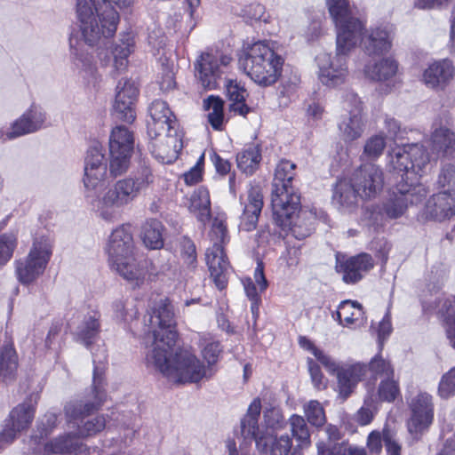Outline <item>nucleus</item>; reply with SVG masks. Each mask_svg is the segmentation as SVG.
<instances>
[{
	"mask_svg": "<svg viewBox=\"0 0 455 455\" xmlns=\"http://www.w3.org/2000/svg\"><path fill=\"white\" fill-rule=\"evenodd\" d=\"M139 90L134 82L121 79L116 88V97L113 103L112 115L115 118L126 123L135 120V101Z\"/></svg>",
	"mask_w": 455,
	"mask_h": 455,
	"instance_id": "dca6fc26",
	"label": "nucleus"
},
{
	"mask_svg": "<svg viewBox=\"0 0 455 455\" xmlns=\"http://www.w3.org/2000/svg\"><path fill=\"white\" fill-rule=\"evenodd\" d=\"M35 414L34 404L31 401L24 402L16 406L10 413V421L0 434V442L9 443L12 442L16 434L28 428Z\"/></svg>",
	"mask_w": 455,
	"mask_h": 455,
	"instance_id": "5701e85b",
	"label": "nucleus"
},
{
	"mask_svg": "<svg viewBox=\"0 0 455 455\" xmlns=\"http://www.w3.org/2000/svg\"><path fill=\"white\" fill-rule=\"evenodd\" d=\"M196 76L205 90L215 89L220 80L219 58L212 53H203L195 63Z\"/></svg>",
	"mask_w": 455,
	"mask_h": 455,
	"instance_id": "bb28decb",
	"label": "nucleus"
},
{
	"mask_svg": "<svg viewBox=\"0 0 455 455\" xmlns=\"http://www.w3.org/2000/svg\"><path fill=\"white\" fill-rule=\"evenodd\" d=\"M361 198L359 188H356L352 178H344L338 180L334 188L332 200L344 209H350L357 204Z\"/></svg>",
	"mask_w": 455,
	"mask_h": 455,
	"instance_id": "7c9ffc66",
	"label": "nucleus"
},
{
	"mask_svg": "<svg viewBox=\"0 0 455 455\" xmlns=\"http://www.w3.org/2000/svg\"><path fill=\"white\" fill-rule=\"evenodd\" d=\"M288 424L292 436L299 443V447H307L310 444V431L307 423L303 416L292 414Z\"/></svg>",
	"mask_w": 455,
	"mask_h": 455,
	"instance_id": "49530a36",
	"label": "nucleus"
},
{
	"mask_svg": "<svg viewBox=\"0 0 455 455\" xmlns=\"http://www.w3.org/2000/svg\"><path fill=\"white\" fill-rule=\"evenodd\" d=\"M144 333L153 338V349L148 354V363L153 364L168 379L176 383H197L210 379L212 370L188 349L180 348L172 357L178 337L175 330L173 306L167 299H161L152 313L144 316Z\"/></svg>",
	"mask_w": 455,
	"mask_h": 455,
	"instance_id": "f257e3e1",
	"label": "nucleus"
},
{
	"mask_svg": "<svg viewBox=\"0 0 455 455\" xmlns=\"http://www.w3.org/2000/svg\"><path fill=\"white\" fill-rule=\"evenodd\" d=\"M132 154L109 152V173L116 178L127 172Z\"/></svg>",
	"mask_w": 455,
	"mask_h": 455,
	"instance_id": "09e8293b",
	"label": "nucleus"
},
{
	"mask_svg": "<svg viewBox=\"0 0 455 455\" xmlns=\"http://www.w3.org/2000/svg\"><path fill=\"white\" fill-rule=\"evenodd\" d=\"M426 220L442 222L455 216V196L446 191L430 196L422 211Z\"/></svg>",
	"mask_w": 455,
	"mask_h": 455,
	"instance_id": "4be33fe9",
	"label": "nucleus"
},
{
	"mask_svg": "<svg viewBox=\"0 0 455 455\" xmlns=\"http://www.w3.org/2000/svg\"><path fill=\"white\" fill-rule=\"evenodd\" d=\"M221 352L220 345L218 341H211L205 344L202 349V355L209 365L214 364Z\"/></svg>",
	"mask_w": 455,
	"mask_h": 455,
	"instance_id": "338daca9",
	"label": "nucleus"
},
{
	"mask_svg": "<svg viewBox=\"0 0 455 455\" xmlns=\"http://www.w3.org/2000/svg\"><path fill=\"white\" fill-rule=\"evenodd\" d=\"M374 378L384 379L387 377H394V369L389 362L384 360L380 356H375L370 362L368 368Z\"/></svg>",
	"mask_w": 455,
	"mask_h": 455,
	"instance_id": "6e6d98bb",
	"label": "nucleus"
},
{
	"mask_svg": "<svg viewBox=\"0 0 455 455\" xmlns=\"http://www.w3.org/2000/svg\"><path fill=\"white\" fill-rule=\"evenodd\" d=\"M351 178L359 188L361 198L375 197L384 186L383 172L374 164H362L353 172Z\"/></svg>",
	"mask_w": 455,
	"mask_h": 455,
	"instance_id": "f3484780",
	"label": "nucleus"
},
{
	"mask_svg": "<svg viewBox=\"0 0 455 455\" xmlns=\"http://www.w3.org/2000/svg\"><path fill=\"white\" fill-rule=\"evenodd\" d=\"M295 167L296 165L288 160L280 161L275 167L272 182L271 204L272 211L277 218L287 216L285 212L287 204L291 209L299 204L300 195L292 186Z\"/></svg>",
	"mask_w": 455,
	"mask_h": 455,
	"instance_id": "1a4fd4ad",
	"label": "nucleus"
},
{
	"mask_svg": "<svg viewBox=\"0 0 455 455\" xmlns=\"http://www.w3.org/2000/svg\"><path fill=\"white\" fill-rule=\"evenodd\" d=\"M112 308L115 317L124 323H131L137 318L138 310L132 303L117 300L113 303Z\"/></svg>",
	"mask_w": 455,
	"mask_h": 455,
	"instance_id": "603ef678",
	"label": "nucleus"
},
{
	"mask_svg": "<svg viewBox=\"0 0 455 455\" xmlns=\"http://www.w3.org/2000/svg\"><path fill=\"white\" fill-rule=\"evenodd\" d=\"M429 193L427 188L419 182H398L383 204V213L389 219L402 217L410 205L418 204Z\"/></svg>",
	"mask_w": 455,
	"mask_h": 455,
	"instance_id": "ddd939ff",
	"label": "nucleus"
},
{
	"mask_svg": "<svg viewBox=\"0 0 455 455\" xmlns=\"http://www.w3.org/2000/svg\"><path fill=\"white\" fill-rule=\"evenodd\" d=\"M85 451V445L79 439L70 434H67L51 440L44 445L42 450L35 451L34 452L40 455H78Z\"/></svg>",
	"mask_w": 455,
	"mask_h": 455,
	"instance_id": "c85d7f7f",
	"label": "nucleus"
},
{
	"mask_svg": "<svg viewBox=\"0 0 455 455\" xmlns=\"http://www.w3.org/2000/svg\"><path fill=\"white\" fill-rule=\"evenodd\" d=\"M189 212L204 225L210 220L211 202L207 189L200 188L191 196Z\"/></svg>",
	"mask_w": 455,
	"mask_h": 455,
	"instance_id": "58836bf2",
	"label": "nucleus"
},
{
	"mask_svg": "<svg viewBox=\"0 0 455 455\" xmlns=\"http://www.w3.org/2000/svg\"><path fill=\"white\" fill-rule=\"evenodd\" d=\"M337 321L343 326H349L356 323H363L364 311L363 306L355 300L346 299L339 303L335 312Z\"/></svg>",
	"mask_w": 455,
	"mask_h": 455,
	"instance_id": "c9c22d12",
	"label": "nucleus"
},
{
	"mask_svg": "<svg viewBox=\"0 0 455 455\" xmlns=\"http://www.w3.org/2000/svg\"><path fill=\"white\" fill-rule=\"evenodd\" d=\"M438 184L443 188H447L448 193H455V165L449 164L442 169L438 177Z\"/></svg>",
	"mask_w": 455,
	"mask_h": 455,
	"instance_id": "680f3d73",
	"label": "nucleus"
},
{
	"mask_svg": "<svg viewBox=\"0 0 455 455\" xmlns=\"http://www.w3.org/2000/svg\"><path fill=\"white\" fill-rule=\"evenodd\" d=\"M224 101L218 96L211 95L204 100V108L209 113L208 122L214 130H221L224 121Z\"/></svg>",
	"mask_w": 455,
	"mask_h": 455,
	"instance_id": "c03bdc74",
	"label": "nucleus"
},
{
	"mask_svg": "<svg viewBox=\"0 0 455 455\" xmlns=\"http://www.w3.org/2000/svg\"><path fill=\"white\" fill-rule=\"evenodd\" d=\"M164 226L157 220H150L147 221L141 230V239L144 244L152 250H157L163 247Z\"/></svg>",
	"mask_w": 455,
	"mask_h": 455,
	"instance_id": "37998d69",
	"label": "nucleus"
},
{
	"mask_svg": "<svg viewBox=\"0 0 455 455\" xmlns=\"http://www.w3.org/2000/svg\"><path fill=\"white\" fill-rule=\"evenodd\" d=\"M29 122L24 117L20 116L12 125L11 131L0 130V139L13 140L15 138L35 132L34 129L30 127Z\"/></svg>",
	"mask_w": 455,
	"mask_h": 455,
	"instance_id": "8fccbe9b",
	"label": "nucleus"
},
{
	"mask_svg": "<svg viewBox=\"0 0 455 455\" xmlns=\"http://www.w3.org/2000/svg\"><path fill=\"white\" fill-rule=\"evenodd\" d=\"M22 116H24L30 124V127L34 129L35 132L42 129L46 121V115L42 110L41 108L32 106L28 110H27Z\"/></svg>",
	"mask_w": 455,
	"mask_h": 455,
	"instance_id": "052dcab7",
	"label": "nucleus"
},
{
	"mask_svg": "<svg viewBox=\"0 0 455 455\" xmlns=\"http://www.w3.org/2000/svg\"><path fill=\"white\" fill-rule=\"evenodd\" d=\"M261 411V402L255 398L249 405L246 414L240 422V434L245 444H251L255 441L259 451H265L268 443H271V455H301L295 448L291 452L292 441L287 435L280 436H260L258 419Z\"/></svg>",
	"mask_w": 455,
	"mask_h": 455,
	"instance_id": "6e6552de",
	"label": "nucleus"
},
{
	"mask_svg": "<svg viewBox=\"0 0 455 455\" xmlns=\"http://www.w3.org/2000/svg\"><path fill=\"white\" fill-rule=\"evenodd\" d=\"M379 397L382 401L393 402L399 395L400 390L394 377H387L381 379L379 386Z\"/></svg>",
	"mask_w": 455,
	"mask_h": 455,
	"instance_id": "864d4df0",
	"label": "nucleus"
},
{
	"mask_svg": "<svg viewBox=\"0 0 455 455\" xmlns=\"http://www.w3.org/2000/svg\"><path fill=\"white\" fill-rule=\"evenodd\" d=\"M332 7L330 13L337 28L336 54L321 53L316 57L321 83L330 88L343 84L347 77V55L357 44L361 36L362 25L355 19L351 12H338Z\"/></svg>",
	"mask_w": 455,
	"mask_h": 455,
	"instance_id": "7ed1b4c3",
	"label": "nucleus"
},
{
	"mask_svg": "<svg viewBox=\"0 0 455 455\" xmlns=\"http://www.w3.org/2000/svg\"><path fill=\"white\" fill-rule=\"evenodd\" d=\"M103 150L100 142L92 141L84 157L83 182L85 188V198L97 212V200L101 197L98 192L104 188L108 172V164Z\"/></svg>",
	"mask_w": 455,
	"mask_h": 455,
	"instance_id": "9d476101",
	"label": "nucleus"
},
{
	"mask_svg": "<svg viewBox=\"0 0 455 455\" xmlns=\"http://www.w3.org/2000/svg\"><path fill=\"white\" fill-rule=\"evenodd\" d=\"M374 267V260L368 253H361L342 261L337 259L336 270L342 275L346 283H355Z\"/></svg>",
	"mask_w": 455,
	"mask_h": 455,
	"instance_id": "b1692460",
	"label": "nucleus"
},
{
	"mask_svg": "<svg viewBox=\"0 0 455 455\" xmlns=\"http://www.w3.org/2000/svg\"><path fill=\"white\" fill-rule=\"evenodd\" d=\"M150 137L153 140L152 154L158 161L163 164H172L179 157L183 143L177 129L174 132H165L157 137L154 135Z\"/></svg>",
	"mask_w": 455,
	"mask_h": 455,
	"instance_id": "412c9836",
	"label": "nucleus"
},
{
	"mask_svg": "<svg viewBox=\"0 0 455 455\" xmlns=\"http://www.w3.org/2000/svg\"><path fill=\"white\" fill-rule=\"evenodd\" d=\"M398 71V63L392 58H383L365 65L364 76L372 81L383 82L392 79Z\"/></svg>",
	"mask_w": 455,
	"mask_h": 455,
	"instance_id": "473e14b6",
	"label": "nucleus"
},
{
	"mask_svg": "<svg viewBox=\"0 0 455 455\" xmlns=\"http://www.w3.org/2000/svg\"><path fill=\"white\" fill-rule=\"evenodd\" d=\"M106 360L104 352L102 356L93 355V379L92 386L82 398L74 399L67 403L64 411L68 421L76 427L80 437H88L101 432L106 427L104 415H94L107 400L105 390L104 366L97 365Z\"/></svg>",
	"mask_w": 455,
	"mask_h": 455,
	"instance_id": "20e7f679",
	"label": "nucleus"
},
{
	"mask_svg": "<svg viewBox=\"0 0 455 455\" xmlns=\"http://www.w3.org/2000/svg\"><path fill=\"white\" fill-rule=\"evenodd\" d=\"M429 148L437 157L450 156L455 152V132L445 125H439L431 132Z\"/></svg>",
	"mask_w": 455,
	"mask_h": 455,
	"instance_id": "c756f323",
	"label": "nucleus"
},
{
	"mask_svg": "<svg viewBox=\"0 0 455 455\" xmlns=\"http://www.w3.org/2000/svg\"><path fill=\"white\" fill-rule=\"evenodd\" d=\"M181 256L184 263L190 268L196 267V246L191 240H185L182 243Z\"/></svg>",
	"mask_w": 455,
	"mask_h": 455,
	"instance_id": "69168bd1",
	"label": "nucleus"
},
{
	"mask_svg": "<svg viewBox=\"0 0 455 455\" xmlns=\"http://www.w3.org/2000/svg\"><path fill=\"white\" fill-rule=\"evenodd\" d=\"M362 25L361 36L358 43L361 42L363 51L369 55H380L387 52L391 49V38L389 32L383 28H375L371 30H364L363 23L354 16Z\"/></svg>",
	"mask_w": 455,
	"mask_h": 455,
	"instance_id": "393cba45",
	"label": "nucleus"
},
{
	"mask_svg": "<svg viewBox=\"0 0 455 455\" xmlns=\"http://www.w3.org/2000/svg\"><path fill=\"white\" fill-rule=\"evenodd\" d=\"M438 394L442 398H449L455 394V366L443 375L439 386Z\"/></svg>",
	"mask_w": 455,
	"mask_h": 455,
	"instance_id": "bf43d9fd",
	"label": "nucleus"
},
{
	"mask_svg": "<svg viewBox=\"0 0 455 455\" xmlns=\"http://www.w3.org/2000/svg\"><path fill=\"white\" fill-rule=\"evenodd\" d=\"M339 129L342 140L346 142L359 139L364 130L362 114H358L356 110L354 114L344 115L339 124Z\"/></svg>",
	"mask_w": 455,
	"mask_h": 455,
	"instance_id": "e433bc0d",
	"label": "nucleus"
},
{
	"mask_svg": "<svg viewBox=\"0 0 455 455\" xmlns=\"http://www.w3.org/2000/svg\"><path fill=\"white\" fill-rule=\"evenodd\" d=\"M385 148V137L381 134L373 135L365 141L363 155L368 159L374 160L382 155Z\"/></svg>",
	"mask_w": 455,
	"mask_h": 455,
	"instance_id": "3c124183",
	"label": "nucleus"
},
{
	"mask_svg": "<svg viewBox=\"0 0 455 455\" xmlns=\"http://www.w3.org/2000/svg\"><path fill=\"white\" fill-rule=\"evenodd\" d=\"M262 207L263 196L260 188L251 187L248 191L247 202L240 218V230L249 232L256 228Z\"/></svg>",
	"mask_w": 455,
	"mask_h": 455,
	"instance_id": "cd10ccee",
	"label": "nucleus"
},
{
	"mask_svg": "<svg viewBox=\"0 0 455 455\" xmlns=\"http://www.w3.org/2000/svg\"><path fill=\"white\" fill-rule=\"evenodd\" d=\"M17 244L14 234H3L0 235V267L6 264L12 257Z\"/></svg>",
	"mask_w": 455,
	"mask_h": 455,
	"instance_id": "5fc2aeb1",
	"label": "nucleus"
},
{
	"mask_svg": "<svg viewBox=\"0 0 455 455\" xmlns=\"http://www.w3.org/2000/svg\"><path fill=\"white\" fill-rule=\"evenodd\" d=\"M408 154L410 156L411 173L421 176L426 172L430 164L429 155L422 145L418 143L409 144Z\"/></svg>",
	"mask_w": 455,
	"mask_h": 455,
	"instance_id": "a18cd8bd",
	"label": "nucleus"
},
{
	"mask_svg": "<svg viewBox=\"0 0 455 455\" xmlns=\"http://www.w3.org/2000/svg\"><path fill=\"white\" fill-rule=\"evenodd\" d=\"M299 344L304 349L310 351L326 369H335V360L318 349L308 339L299 337Z\"/></svg>",
	"mask_w": 455,
	"mask_h": 455,
	"instance_id": "4d7b16f0",
	"label": "nucleus"
},
{
	"mask_svg": "<svg viewBox=\"0 0 455 455\" xmlns=\"http://www.w3.org/2000/svg\"><path fill=\"white\" fill-rule=\"evenodd\" d=\"M150 120L148 121L149 136H159L165 132H174L177 129V120L165 101L156 100L148 109Z\"/></svg>",
	"mask_w": 455,
	"mask_h": 455,
	"instance_id": "6ab92c4d",
	"label": "nucleus"
},
{
	"mask_svg": "<svg viewBox=\"0 0 455 455\" xmlns=\"http://www.w3.org/2000/svg\"><path fill=\"white\" fill-rule=\"evenodd\" d=\"M307 365L314 387L319 390L324 389L327 380L322 373L320 366L311 358L307 359Z\"/></svg>",
	"mask_w": 455,
	"mask_h": 455,
	"instance_id": "e2e57ef3",
	"label": "nucleus"
},
{
	"mask_svg": "<svg viewBox=\"0 0 455 455\" xmlns=\"http://www.w3.org/2000/svg\"><path fill=\"white\" fill-rule=\"evenodd\" d=\"M225 86L228 97L232 102L229 107L230 110L245 116L250 111L249 107L245 104V98L247 96L246 90L236 81L233 80H228L225 84Z\"/></svg>",
	"mask_w": 455,
	"mask_h": 455,
	"instance_id": "a19ab883",
	"label": "nucleus"
},
{
	"mask_svg": "<svg viewBox=\"0 0 455 455\" xmlns=\"http://www.w3.org/2000/svg\"><path fill=\"white\" fill-rule=\"evenodd\" d=\"M283 63V58L265 41L248 45L239 58L243 71L254 83L263 87L271 86L278 81Z\"/></svg>",
	"mask_w": 455,
	"mask_h": 455,
	"instance_id": "423d86ee",
	"label": "nucleus"
},
{
	"mask_svg": "<svg viewBox=\"0 0 455 455\" xmlns=\"http://www.w3.org/2000/svg\"><path fill=\"white\" fill-rule=\"evenodd\" d=\"M334 368L326 370L331 373H336L339 394L343 399H347L365 375L367 366L360 363L339 365L335 362Z\"/></svg>",
	"mask_w": 455,
	"mask_h": 455,
	"instance_id": "aec40b11",
	"label": "nucleus"
},
{
	"mask_svg": "<svg viewBox=\"0 0 455 455\" xmlns=\"http://www.w3.org/2000/svg\"><path fill=\"white\" fill-rule=\"evenodd\" d=\"M455 67L451 60L443 59L430 64L423 72L422 81L431 89L443 90L453 79Z\"/></svg>",
	"mask_w": 455,
	"mask_h": 455,
	"instance_id": "a878e982",
	"label": "nucleus"
},
{
	"mask_svg": "<svg viewBox=\"0 0 455 455\" xmlns=\"http://www.w3.org/2000/svg\"><path fill=\"white\" fill-rule=\"evenodd\" d=\"M285 212L287 216L280 218H277V215L273 212V218L277 226L283 229L288 228L298 240L305 239L312 234L315 229L316 216L312 211L301 209L300 197L296 208L291 209L287 204Z\"/></svg>",
	"mask_w": 455,
	"mask_h": 455,
	"instance_id": "4468645a",
	"label": "nucleus"
},
{
	"mask_svg": "<svg viewBox=\"0 0 455 455\" xmlns=\"http://www.w3.org/2000/svg\"><path fill=\"white\" fill-rule=\"evenodd\" d=\"M106 251L112 267L133 288L144 283L147 271L134 258V241L130 226L122 225L113 230Z\"/></svg>",
	"mask_w": 455,
	"mask_h": 455,
	"instance_id": "0eeeda50",
	"label": "nucleus"
},
{
	"mask_svg": "<svg viewBox=\"0 0 455 455\" xmlns=\"http://www.w3.org/2000/svg\"><path fill=\"white\" fill-rule=\"evenodd\" d=\"M52 256L51 241L42 236L34 240L28 256L16 261L15 272L19 282L28 285L42 275Z\"/></svg>",
	"mask_w": 455,
	"mask_h": 455,
	"instance_id": "f8f14e48",
	"label": "nucleus"
},
{
	"mask_svg": "<svg viewBox=\"0 0 455 455\" xmlns=\"http://www.w3.org/2000/svg\"><path fill=\"white\" fill-rule=\"evenodd\" d=\"M148 42L153 48H162L165 44L166 36L163 29L153 25L148 28Z\"/></svg>",
	"mask_w": 455,
	"mask_h": 455,
	"instance_id": "0e129e2a",
	"label": "nucleus"
},
{
	"mask_svg": "<svg viewBox=\"0 0 455 455\" xmlns=\"http://www.w3.org/2000/svg\"><path fill=\"white\" fill-rule=\"evenodd\" d=\"M411 417L408 430L411 435H419L428 429L434 419V403L431 395L420 392L409 403Z\"/></svg>",
	"mask_w": 455,
	"mask_h": 455,
	"instance_id": "2eb2a0df",
	"label": "nucleus"
},
{
	"mask_svg": "<svg viewBox=\"0 0 455 455\" xmlns=\"http://www.w3.org/2000/svg\"><path fill=\"white\" fill-rule=\"evenodd\" d=\"M438 315L443 319L446 336L455 348V297L451 296L440 299Z\"/></svg>",
	"mask_w": 455,
	"mask_h": 455,
	"instance_id": "4c0bfd02",
	"label": "nucleus"
},
{
	"mask_svg": "<svg viewBox=\"0 0 455 455\" xmlns=\"http://www.w3.org/2000/svg\"><path fill=\"white\" fill-rule=\"evenodd\" d=\"M408 150L409 144L395 148L390 154V167L401 176L399 182H409V180L414 182L413 176L415 174L411 173V155L408 154Z\"/></svg>",
	"mask_w": 455,
	"mask_h": 455,
	"instance_id": "72a5a7b5",
	"label": "nucleus"
},
{
	"mask_svg": "<svg viewBox=\"0 0 455 455\" xmlns=\"http://www.w3.org/2000/svg\"><path fill=\"white\" fill-rule=\"evenodd\" d=\"M343 108L347 111L348 114H354L356 110L358 114H362V101L355 92H347L345 95Z\"/></svg>",
	"mask_w": 455,
	"mask_h": 455,
	"instance_id": "774afa93",
	"label": "nucleus"
},
{
	"mask_svg": "<svg viewBox=\"0 0 455 455\" xmlns=\"http://www.w3.org/2000/svg\"><path fill=\"white\" fill-rule=\"evenodd\" d=\"M261 161V151L259 145H249L237 155V167L246 174H252Z\"/></svg>",
	"mask_w": 455,
	"mask_h": 455,
	"instance_id": "79ce46f5",
	"label": "nucleus"
},
{
	"mask_svg": "<svg viewBox=\"0 0 455 455\" xmlns=\"http://www.w3.org/2000/svg\"><path fill=\"white\" fill-rule=\"evenodd\" d=\"M303 411L310 425L315 427H321L325 424V411L323 405L318 401L310 400L304 403Z\"/></svg>",
	"mask_w": 455,
	"mask_h": 455,
	"instance_id": "de8ad7c7",
	"label": "nucleus"
},
{
	"mask_svg": "<svg viewBox=\"0 0 455 455\" xmlns=\"http://www.w3.org/2000/svg\"><path fill=\"white\" fill-rule=\"evenodd\" d=\"M100 331V315L96 312L84 316L73 334L76 341L87 348L94 342Z\"/></svg>",
	"mask_w": 455,
	"mask_h": 455,
	"instance_id": "2f4dec72",
	"label": "nucleus"
},
{
	"mask_svg": "<svg viewBox=\"0 0 455 455\" xmlns=\"http://www.w3.org/2000/svg\"><path fill=\"white\" fill-rule=\"evenodd\" d=\"M210 236L212 246L206 251V263L216 287L223 290L228 283L229 262L223 248V244L228 240V235L227 226L222 220L214 219Z\"/></svg>",
	"mask_w": 455,
	"mask_h": 455,
	"instance_id": "9b49d317",
	"label": "nucleus"
},
{
	"mask_svg": "<svg viewBox=\"0 0 455 455\" xmlns=\"http://www.w3.org/2000/svg\"><path fill=\"white\" fill-rule=\"evenodd\" d=\"M134 37L131 33L121 35L111 48V56L103 51L98 52L100 64L103 67L111 66V74L124 71L128 67V58L134 51Z\"/></svg>",
	"mask_w": 455,
	"mask_h": 455,
	"instance_id": "a211bd4d",
	"label": "nucleus"
},
{
	"mask_svg": "<svg viewBox=\"0 0 455 455\" xmlns=\"http://www.w3.org/2000/svg\"><path fill=\"white\" fill-rule=\"evenodd\" d=\"M135 0H76V13L78 30L69 36L70 55L74 65L84 73L89 82L97 79V68L93 56L84 45L101 47L107 44L117 29L122 9L133 4Z\"/></svg>",
	"mask_w": 455,
	"mask_h": 455,
	"instance_id": "f03ea898",
	"label": "nucleus"
},
{
	"mask_svg": "<svg viewBox=\"0 0 455 455\" xmlns=\"http://www.w3.org/2000/svg\"><path fill=\"white\" fill-rule=\"evenodd\" d=\"M155 181L149 166L143 164L132 175L117 180L97 200L99 215L108 221L116 219L119 210L132 203Z\"/></svg>",
	"mask_w": 455,
	"mask_h": 455,
	"instance_id": "39448f33",
	"label": "nucleus"
},
{
	"mask_svg": "<svg viewBox=\"0 0 455 455\" xmlns=\"http://www.w3.org/2000/svg\"><path fill=\"white\" fill-rule=\"evenodd\" d=\"M243 289L249 300L251 301V311L255 319L259 316L261 297L257 291L256 284L251 278L243 280Z\"/></svg>",
	"mask_w": 455,
	"mask_h": 455,
	"instance_id": "13d9d810",
	"label": "nucleus"
},
{
	"mask_svg": "<svg viewBox=\"0 0 455 455\" xmlns=\"http://www.w3.org/2000/svg\"><path fill=\"white\" fill-rule=\"evenodd\" d=\"M18 370V356L12 344L0 347V382L14 379Z\"/></svg>",
	"mask_w": 455,
	"mask_h": 455,
	"instance_id": "ea45409f",
	"label": "nucleus"
},
{
	"mask_svg": "<svg viewBox=\"0 0 455 455\" xmlns=\"http://www.w3.org/2000/svg\"><path fill=\"white\" fill-rule=\"evenodd\" d=\"M109 152L132 154L134 148L133 133L124 125L114 127L108 140Z\"/></svg>",
	"mask_w": 455,
	"mask_h": 455,
	"instance_id": "f704fd0d",
	"label": "nucleus"
}]
</instances>
